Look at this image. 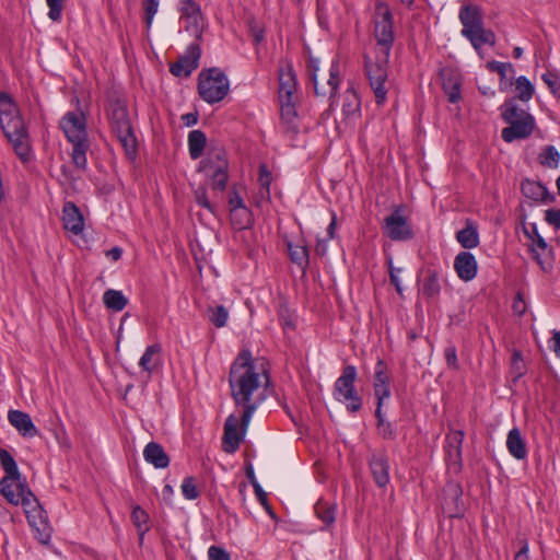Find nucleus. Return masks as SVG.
Segmentation results:
<instances>
[{
  "instance_id": "obj_36",
  "label": "nucleus",
  "mask_w": 560,
  "mask_h": 560,
  "mask_svg": "<svg viewBox=\"0 0 560 560\" xmlns=\"http://www.w3.org/2000/svg\"><path fill=\"white\" fill-rule=\"evenodd\" d=\"M314 511L316 516L323 522L325 527H328L334 524L336 518L334 505L320 500L315 504Z\"/></svg>"
},
{
  "instance_id": "obj_60",
  "label": "nucleus",
  "mask_w": 560,
  "mask_h": 560,
  "mask_svg": "<svg viewBox=\"0 0 560 560\" xmlns=\"http://www.w3.org/2000/svg\"><path fill=\"white\" fill-rule=\"evenodd\" d=\"M512 310L515 314L522 316L526 312V303L523 295L518 292L513 301Z\"/></svg>"
},
{
  "instance_id": "obj_20",
  "label": "nucleus",
  "mask_w": 560,
  "mask_h": 560,
  "mask_svg": "<svg viewBox=\"0 0 560 560\" xmlns=\"http://www.w3.org/2000/svg\"><path fill=\"white\" fill-rule=\"evenodd\" d=\"M369 466L375 483L380 488L385 487L389 482V465L386 456L373 454Z\"/></svg>"
},
{
  "instance_id": "obj_14",
  "label": "nucleus",
  "mask_w": 560,
  "mask_h": 560,
  "mask_svg": "<svg viewBox=\"0 0 560 560\" xmlns=\"http://www.w3.org/2000/svg\"><path fill=\"white\" fill-rule=\"evenodd\" d=\"M506 124L509 126L502 129L501 137L508 143L528 138L535 129V118L533 115H524V118Z\"/></svg>"
},
{
  "instance_id": "obj_47",
  "label": "nucleus",
  "mask_w": 560,
  "mask_h": 560,
  "mask_svg": "<svg viewBox=\"0 0 560 560\" xmlns=\"http://www.w3.org/2000/svg\"><path fill=\"white\" fill-rule=\"evenodd\" d=\"M26 518L28 524L37 529L39 525L46 524V513L39 503L32 511H26Z\"/></svg>"
},
{
  "instance_id": "obj_51",
  "label": "nucleus",
  "mask_w": 560,
  "mask_h": 560,
  "mask_svg": "<svg viewBox=\"0 0 560 560\" xmlns=\"http://www.w3.org/2000/svg\"><path fill=\"white\" fill-rule=\"evenodd\" d=\"M16 489L20 490V504L39 503L25 482L19 481Z\"/></svg>"
},
{
  "instance_id": "obj_39",
  "label": "nucleus",
  "mask_w": 560,
  "mask_h": 560,
  "mask_svg": "<svg viewBox=\"0 0 560 560\" xmlns=\"http://www.w3.org/2000/svg\"><path fill=\"white\" fill-rule=\"evenodd\" d=\"M131 520L133 525L137 527L140 539L143 538L144 534L149 530V515L148 513L139 505H136L131 513Z\"/></svg>"
},
{
  "instance_id": "obj_19",
  "label": "nucleus",
  "mask_w": 560,
  "mask_h": 560,
  "mask_svg": "<svg viewBox=\"0 0 560 560\" xmlns=\"http://www.w3.org/2000/svg\"><path fill=\"white\" fill-rule=\"evenodd\" d=\"M62 222L63 228L73 233L74 235H79L84 229V220L80 209L72 201H67L63 205L62 209Z\"/></svg>"
},
{
  "instance_id": "obj_38",
  "label": "nucleus",
  "mask_w": 560,
  "mask_h": 560,
  "mask_svg": "<svg viewBox=\"0 0 560 560\" xmlns=\"http://www.w3.org/2000/svg\"><path fill=\"white\" fill-rule=\"evenodd\" d=\"M182 16L190 19L194 24H198L201 19L200 5L195 0H182L179 2Z\"/></svg>"
},
{
  "instance_id": "obj_11",
  "label": "nucleus",
  "mask_w": 560,
  "mask_h": 560,
  "mask_svg": "<svg viewBox=\"0 0 560 560\" xmlns=\"http://www.w3.org/2000/svg\"><path fill=\"white\" fill-rule=\"evenodd\" d=\"M382 231L392 241H407L412 237V229L399 209L384 219Z\"/></svg>"
},
{
  "instance_id": "obj_30",
  "label": "nucleus",
  "mask_w": 560,
  "mask_h": 560,
  "mask_svg": "<svg viewBox=\"0 0 560 560\" xmlns=\"http://www.w3.org/2000/svg\"><path fill=\"white\" fill-rule=\"evenodd\" d=\"M456 240L466 249L475 248L479 245V234L477 228L472 224H467L466 228L456 233Z\"/></svg>"
},
{
  "instance_id": "obj_53",
  "label": "nucleus",
  "mask_w": 560,
  "mask_h": 560,
  "mask_svg": "<svg viewBox=\"0 0 560 560\" xmlns=\"http://www.w3.org/2000/svg\"><path fill=\"white\" fill-rule=\"evenodd\" d=\"M387 262H388V272H389L390 283L395 287L397 293L401 294L402 288L400 284V279L398 277V273L401 271V268H395L393 266L392 258H389Z\"/></svg>"
},
{
  "instance_id": "obj_31",
  "label": "nucleus",
  "mask_w": 560,
  "mask_h": 560,
  "mask_svg": "<svg viewBox=\"0 0 560 560\" xmlns=\"http://www.w3.org/2000/svg\"><path fill=\"white\" fill-rule=\"evenodd\" d=\"M103 302L108 310L115 312L122 311L128 304V300L122 292L114 289L104 292Z\"/></svg>"
},
{
  "instance_id": "obj_57",
  "label": "nucleus",
  "mask_w": 560,
  "mask_h": 560,
  "mask_svg": "<svg viewBox=\"0 0 560 560\" xmlns=\"http://www.w3.org/2000/svg\"><path fill=\"white\" fill-rule=\"evenodd\" d=\"M389 380L385 372V365L383 361H378L375 365L374 384H388Z\"/></svg>"
},
{
  "instance_id": "obj_34",
  "label": "nucleus",
  "mask_w": 560,
  "mask_h": 560,
  "mask_svg": "<svg viewBox=\"0 0 560 560\" xmlns=\"http://www.w3.org/2000/svg\"><path fill=\"white\" fill-rule=\"evenodd\" d=\"M230 220L234 229L242 231L252 224V213L246 207L230 209Z\"/></svg>"
},
{
  "instance_id": "obj_61",
  "label": "nucleus",
  "mask_w": 560,
  "mask_h": 560,
  "mask_svg": "<svg viewBox=\"0 0 560 560\" xmlns=\"http://www.w3.org/2000/svg\"><path fill=\"white\" fill-rule=\"evenodd\" d=\"M249 30L256 44H259L264 40V30L254 20L249 22Z\"/></svg>"
},
{
  "instance_id": "obj_16",
  "label": "nucleus",
  "mask_w": 560,
  "mask_h": 560,
  "mask_svg": "<svg viewBox=\"0 0 560 560\" xmlns=\"http://www.w3.org/2000/svg\"><path fill=\"white\" fill-rule=\"evenodd\" d=\"M440 77L447 100L453 104L458 103L462 98V73L454 68L445 67L440 70Z\"/></svg>"
},
{
  "instance_id": "obj_5",
  "label": "nucleus",
  "mask_w": 560,
  "mask_h": 560,
  "mask_svg": "<svg viewBox=\"0 0 560 560\" xmlns=\"http://www.w3.org/2000/svg\"><path fill=\"white\" fill-rule=\"evenodd\" d=\"M112 132L121 144L126 156L135 160L137 156V138L132 129L127 104L120 98H110L106 109Z\"/></svg>"
},
{
  "instance_id": "obj_9",
  "label": "nucleus",
  "mask_w": 560,
  "mask_h": 560,
  "mask_svg": "<svg viewBox=\"0 0 560 560\" xmlns=\"http://www.w3.org/2000/svg\"><path fill=\"white\" fill-rule=\"evenodd\" d=\"M228 161L225 152L221 149L210 152L209 155L201 161L199 170L205 172L211 180V187L214 190L223 191L228 183Z\"/></svg>"
},
{
  "instance_id": "obj_41",
  "label": "nucleus",
  "mask_w": 560,
  "mask_h": 560,
  "mask_svg": "<svg viewBox=\"0 0 560 560\" xmlns=\"http://www.w3.org/2000/svg\"><path fill=\"white\" fill-rule=\"evenodd\" d=\"M271 180H272V177H271V173L269 172V170L267 168V166L265 164H261L259 166V177H258V183H259V195H260V198L264 199V200H270V185H271Z\"/></svg>"
},
{
  "instance_id": "obj_23",
  "label": "nucleus",
  "mask_w": 560,
  "mask_h": 560,
  "mask_svg": "<svg viewBox=\"0 0 560 560\" xmlns=\"http://www.w3.org/2000/svg\"><path fill=\"white\" fill-rule=\"evenodd\" d=\"M506 448L509 453L518 460L527 457V446L518 428L509 431L506 438Z\"/></svg>"
},
{
  "instance_id": "obj_2",
  "label": "nucleus",
  "mask_w": 560,
  "mask_h": 560,
  "mask_svg": "<svg viewBox=\"0 0 560 560\" xmlns=\"http://www.w3.org/2000/svg\"><path fill=\"white\" fill-rule=\"evenodd\" d=\"M374 36L376 39L375 56H364L365 75L378 105L385 103L388 89V61L395 40L394 18L389 5L377 0L374 13Z\"/></svg>"
},
{
  "instance_id": "obj_37",
  "label": "nucleus",
  "mask_w": 560,
  "mask_h": 560,
  "mask_svg": "<svg viewBox=\"0 0 560 560\" xmlns=\"http://www.w3.org/2000/svg\"><path fill=\"white\" fill-rule=\"evenodd\" d=\"M535 89L532 82L525 77L521 75L515 81V100L528 102L534 95Z\"/></svg>"
},
{
  "instance_id": "obj_15",
  "label": "nucleus",
  "mask_w": 560,
  "mask_h": 560,
  "mask_svg": "<svg viewBox=\"0 0 560 560\" xmlns=\"http://www.w3.org/2000/svg\"><path fill=\"white\" fill-rule=\"evenodd\" d=\"M465 433L463 430L451 429L445 438V459L455 470L462 467V446Z\"/></svg>"
},
{
  "instance_id": "obj_26",
  "label": "nucleus",
  "mask_w": 560,
  "mask_h": 560,
  "mask_svg": "<svg viewBox=\"0 0 560 560\" xmlns=\"http://www.w3.org/2000/svg\"><path fill=\"white\" fill-rule=\"evenodd\" d=\"M441 293L440 273L435 269H428L421 287V294L427 300H434Z\"/></svg>"
},
{
  "instance_id": "obj_40",
  "label": "nucleus",
  "mask_w": 560,
  "mask_h": 560,
  "mask_svg": "<svg viewBox=\"0 0 560 560\" xmlns=\"http://www.w3.org/2000/svg\"><path fill=\"white\" fill-rule=\"evenodd\" d=\"M375 417L377 419L376 428H377L378 434L383 439H386V440L395 439V436H396L395 429L389 421L385 420L382 409H380V407H376V409H375Z\"/></svg>"
},
{
  "instance_id": "obj_24",
  "label": "nucleus",
  "mask_w": 560,
  "mask_h": 560,
  "mask_svg": "<svg viewBox=\"0 0 560 560\" xmlns=\"http://www.w3.org/2000/svg\"><path fill=\"white\" fill-rule=\"evenodd\" d=\"M280 101L281 121L288 132H298V112L295 107V98H285Z\"/></svg>"
},
{
  "instance_id": "obj_35",
  "label": "nucleus",
  "mask_w": 560,
  "mask_h": 560,
  "mask_svg": "<svg viewBox=\"0 0 560 560\" xmlns=\"http://www.w3.org/2000/svg\"><path fill=\"white\" fill-rule=\"evenodd\" d=\"M288 252L292 262L296 264L302 269L308 266V249L302 244L288 243Z\"/></svg>"
},
{
  "instance_id": "obj_42",
  "label": "nucleus",
  "mask_w": 560,
  "mask_h": 560,
  "mask_svg": "<svg viewBox=\"0 0 560 560\" xmlns=\"http://www.w3.org/2000/svg\"><path fill=\"white\" fill-rule=\"evenodd\" d=\"M229 318V311L223 305L208 308L209 322L218 328L224 327Z\"/></svg>"
},
{
  "instance_id": "obj_3",
  "label": "nucleus",
  "mask_w": 560,
  "mask_h": 560,
  "mask_svg": "<svg viewBox=\"0 0 560 560\" xmlns=\"http://www.w3.org/2000/svg\"><path fill=\"white\" fill-rule=\"evenodd\" d=\"M0 128L22 163L31 161L30 135L20 109L7 92H0Z\"/></svg>"
},
{
  "instance_id": "obj_63",
  "label": "nucleus",
  "mask_w": 560,
  "mask_h": 560,
  "mask_svg": "<svg viewBox=\"0 0 560 560\" xmlns=\"http://www.w3.org/2000/svg\"><path fill=\"white\" fill-rule=\"evenodd\" d=\"M444 492L452 495L455 501H457L462 495V489L457 483H448Z\"/></svg>"
},
{
  "instance_id": "obj_32",
  "label": "nucleus",
  "mask_w": 560,
  "mask_h": 560,
  "mask_svg": "<svg viewBox=\"0 0 560 560\" xmlns=\"http://www.w3.org/2000/svg\"><path fill=\"white\" fill-rule=\"evenodd\" d=\"M0 464L5 472L3 478L21 481V472L13 456L4 448H0Z\"/></svg>"
},
{
  "instance_id": "obj_22",
  "label": "nucleus",
  "mask_w": 560,
  "mask_h": 560,
  "mask_svg": "<svg viewBox=\"0 0 560 560\" xmlns=\"http://www.w3.org/2000/svg\"><path fill=\"white\" fill-rule=\"evenodd\" d=\"M143 457L145 462L153 465L158 469L166 468L170 465L168 455L162 445L156 442H150L145 445L143 450Z\"/></svg>"
},
{
  "instance_id": "obj_4",
  "label": "nucleus",
  "mask_w": 560,
  "mask_h": 560,
  "mask_svg": "<svg viewBox=\"0 0 560 560\" xmlns=\"http://www.w3.org/2000/svg\"><path fill=\"white\" fill-rule=\"evenodd\" d=\"M59 126L67 140L72 144V152L70 155L74 167L80 172L86 171V152L90 149V141L84 113L82 110L66 113L61 118Z\"/></svg>"
},
{
  "instance_id": "obj_10",
  "label": "nucleus",
  "mask_w": 560,
  "mask_h": 560,
  "mask_svg": "<svg viewBox=\"0 0 560 560\" xmlns=\"http://www.w3.org/2000/svg\"><path fill=\"white\" fill-rule=\"evenodd\" d=\"M307 68H308V73L311 75V79L313 81L315 94L317 96H328L329 98L334 97L338 90L339 83H340L338 61L331 62V66L329 69V78L326 81V83L323 85H320L318 82V75H317V72L319 70L318 60L315 58H310Z\"/></svg>"
},
{
  "instance_id": "obj_12",
  "label": "nucleus",
  "mask_w": 560,
  "mask_h": 560,
  "mask_svg": "<svg viewBox=\"0 0 560 560\" xmlns=\"http://www.w3.org/2000/svg\"><path fill=\"white\" fill-rule=\"evenodd\" d=\"M525 233L532 240V253L534 259L544 271L550 270L552 267V249L548 246L545 238L538 233L536 224L530 225V231Z\"/></svg>"
},
{
  "instance_id": "obj_59",
  "label": "nucleus",
  "mask_w": 560,
  "mask_h": 560,
  "mask_svg": "<svg viewBox=\"0 0 560 560\" xmlns=\"http://www.w3.org/2000/svg\"><path fill=\"white\" fill-rule=\"evenodd\" d=\"M255 494L257 497L258 502L266 509V511L272 515L271 508L268 502L267 493L264 491L260 485H255L254 487Z\"/></svg>"
},
{
  "instance_id": "obj_46",
  "label": "nucleus",
  "mask_w": 560,
  "mask_h": 560,
  "mask_svg": "<svg viewBox=\"0 0 560 560\" xmlns=\"http://www.w3.org/2000/svg\"><path fill=\"white\" fill-rule=\"evenodd\" d=\"M486 67L490 71L497 72L500 75L501 84L506 80L508 71H510L512 73L514 72V67L510 62H501V61L492 60V61L487 62ZM501 90H503L502 86H501Z\"/></svg>"
},
{
  "instance_id": "obj_25",
  "label": "nucleus",
  "mask_w": 560,
  "mask_h": 560,
  "mask_svg": "<svg viewBox=\"0 0 560 560\" xmlns=\"http://www.w3.org/2000/svg\"><path fill=\"white\" fill-rule=\"evenodd\" d=\"M523 195L536 201H553L555 197L549 195L548 189L538 182L525 179L521 184Z\"/></svg>"
},
{
  "instance_id": "obj_6",
  "label": "nucleus",
  "mask_w": 560,
  "mask_h": 560,
  "mask_svg": "<svg viewBox=\"0 0 560 560\" xmlns=\"http://www.w3.org/2000/svg\"><path fill=\"white\" fill-rule=\"evenodd\" d=\"M459 20L463 25L462 35L470 42L476 50L486 44L490 46L495 44L494 33L483 26L482 12L479 7L463 5L459 10Z\"/></svg>"
},
{
  "instance_id": "obj_18",
  "label": "nucleus",
  "mask_w": 560,
  "mask_h": 560,
  "mask_svg": "<svg viewBox=\"0 0 560 560\" xmlns=\"http://www.w3.org/2000/svg\"><path fill=\"white\" fill-rule=\"evenodd\" d=\"M454 269L460 280L471 281L478 271L476 257L470 252H460L454 259Z\"/></svg>"
},
{
  "instance_id": "obj_52",
  "label": "nucleus",
  "mask_w": 560,
  "mask_h": 560,
  "mask_svg": "<svg viewBox=\"0 0 560 560\" xmlns=\"http://www.w3.org/2000/svg\"><path fill=\"white\" fill-rule=\"evenodd\" d=\"M374 395L377 399L376 407L382 409L383 402L390 396V388L388 384H374Z\"/></svg>"
},
{
  "instance_id": "obj_44",
  "label": "nucleus",
  "mask_w": 560,
  "mask_h": 560,
  "mask_svg": "<svg viewBox=\"0 0 560 560\" xmlns=\"http://www.w3.org/2000/svg\"><path fill=\"white\" fill-rule=\"evenodd\" d=\"M12 478H2L0 481V492L5 498V500L13 504H20V490L16 489V492L13 490Z\"/></svg>"
},
{
  "instance_id": "obj_27",
  "label": "nucleus",
  "mask_w": 560,
  "mask_h": 560,
  "mask_svg": "<svg viewBox=\"0 0 560 560\" xmlns=\"http://www.w3.org/2000/svg\"><path fill=\"white\" fill-rule=\"evenodd\" d=\"M161 352L162 347L159 343L148 346L140 358L139 366L151 374L161 363Z\"/></svg>"
},
{
  "instance_id": "obj_62",
  "label": "nucleus",
  "mask_w": 560,
  "mask_h": 560,
  "mask_svg": "<svg viewBox=\"0 0 560 560\" xmlns=\"http://www.w3.org/2000/svg\"><path fill=\"white\" fill-rule=\"evenodd\" d=\"M522 546L520 550L515 553L514 560H530L528 556L529 547L528 541L526 539L521 541Z\"/></svg>"
},
{
  "instance_id": "obj_1",
  "label": "nucleus",
  "mask_w": 560,
  "mask_h": 560,
  "mask_svg": "<svg viewBox=\"0 0 560 560\" xmlns=\"http://www.w3.org/2000/svg\"><path fill=\"white\" fill-rule=\"evenodd\" d=\"M269 375L264 364L253 359L248 349H243L231 365L229 385L235 406L242 408L241 419L230 415L224 423L223 450L232 454L240 447L253 413L265 399V387Z\"/></svg>"
},
{
  "instance_id": "obj_55",
  "label": "nucleus",
  "mask_w": 560,
  "mask_h": 560,
  "mask_svg": "<svg viewBox=\"0 0 560 560\" xmlns=\"http://www.w3.org/2000/svg\"><path fill=\"white\" fill-rule=\"evenodd\" d=\"M209 560H231L230 553L222 547L211 546L208 549Z\"/></svg>"
},
{
  "instance_id": "obj_13",
  "label": "nucleus",
  "mask_w": 560,
  "mask_h": 560,
  "mask_svg": "<svg viewBox=\"0 0 560 560\" xmlns=\"http://www.w3.org/2000/svg\"><path fill=\"white\" fill-rule=\"evenodd\" d=\"M200 56V46L197 43L190 44L185 54L171 65L170 72L175 77H189L198 68Z\"/></svg>"
},
{
  "instance_id": "obj_28",
  "label": "nucleus",
  "mask_w": 560,
  "mask_h": 560,
  "mask_svg": "<svg viewBox=\"0 0 560 560\" xmlns=\"http://www.w3.org/2000/svg\"><path fill=\"white\" fill-rule=\"evenodd\" d=\"M361 112V100L351 86L348 88L343 95L342 113L347 119H354L360 116Z\"/></svg>"
},
{
  "instance_id": "obj_43",
  "label": "nucleus",
  "mask_w": 560,
  "mask_h": 560,
  "mask_svg": "<svg viewBox=\"0 0 560 560\" xmlns=\"http://www.w3.org/2000/svg\"><path fill=\"white\" fill-rule=\"evenodd\" d=\"M540 164L550 168H557L560 162V153L553 145H547L539 155Z\"/></svg>"
},
{
  "instance_id": "obj_8",
  "label": "nucleus",
  "mask_w": 560,
  "mask_h": 560,
  "mask_svg": "<svg viewBox=\"0 0 560 560\" xmlns=\"http://www.w3.org/2000/svg\"><path fill=\"white\" fill-rule=\"evenodd\" d=\"M357 369L347 365L342 369L341 375L334 385V397L346 405L349 412L354 413L362 409L363 401L355 389Z\"/></svg>"
},
{
  "instance_id": "obj_64",
  "label": "nucleus",
  "mask_w": 560,
  "mask_h": 560,
  "mask_svg": "<svg viewBox=\"0 0 560 560\" xmlns=\"http://www.w3.org/2000/svg\"><path fill=\"white\" fill-rule=\"evenodd\" d=\"M182 121L187 127L195 126L198 122V114L197 113H187L182 116Z\"/></svg>"
},
{
  "instance_id": "obj_17",
  "label": "nucleus",
  "mask_w": 560,
  "mask_h": 560,
  "mask_svg": "<svg viewBox=\"0 0 560 560\" xmlns=\"http://www.w3.org/2000/svg\"><path fill=\"white\" fill-rule=\"evenodd\" d=\"M296 75L290 61H282L279 69V100L295 98Z\"/></svg>"
},
{
  "instance_id": "obj_29",
  "label": "nucleus",
  "mask_w": 560,
  "mask_h": 560,
  "mask_svg": "<svg viewBox=\"0 0 560 560\" xmlns=\"http://www.w3.org/2000/svg\"><path fill=\"white\" fill-rule=\"evenodd\" d=\"M206 143L207 137L203 131L196 129L188 133V150L192 160H197L202 155Z\"/></svg>"
},
{
  "instance_id": "obj_56",
  "label": "nucleus",
  "mask_w": 560,
  "mask_h": 560,
  "mask_svg": "<svg viewBox=\"0 0 560 560\" xmlns=\"http://www.w3.org/2000/svg\"><path fill=\"white\" fill-rule=\"evenodd\" d=\"M545 220L556 230H560V209H548L545 211Z\"/></svg>"
},
{
  "instance_id": "obj_45",
  "label": "nucleus",
  "mask_w": 560,
  "mask_h": 560,
  "mask_svg": "<svg viewBox=\"0 0 560 560\" xmlns=\"http://www.w3.org/2000/svg\"><path fill=\"white\" fill-rule=\"evenodd\" d=\"M542 81L548 86L550 93L556 97L560 98V73L556 70H547L541 75Z\"/></svg>"
},
{
  "instance_id": "obj_48",
  "label": "nucleus",
  "mask_w": 560,
  "mask_h": 560,
  "mask_svg": "<svg viewBox=\"0 0 560 560\" xmlns=\"http://www.w3.org/2000/svg\"><path fill=\"white\" fill-rule=\"evenodd\" d=\"M182 493L187 500H196L199 497V491L192 477H186L180 486Z\"/></svg>"
},
{
  "instance_id": "obj_7",
  "label": "nucleus",
  "mask_w": 560,
  "mask_h": 560,
  "mask_svg": "<svg viewBox=\"0 0 560 560\" xmlns=\"http://www.w3.org/2000/svg\"><path fill=\"white\" fill-rule=\"evenodd\" d=\"M229 90V79L219 68L206 69L198 74V93L208 104L222 101L228 95Z\"/></svg>"
},
{
  "instance_id": "obj_49",
  "label": "nucleus",
  "mask_w": 560,
  "mask_h": 560,
  "mask_svg": "<svg viewBox=\"0 0 560 560\" xmlns=\"http://www.w3.org/2000/svg\"><path fill=\"white\" fill-rule=\"evenodd\" d=\"M160 4V0H144L143 1V10H144V22L148 28L151 27L153 22V18L158 12Z\"/></svg>"
},
{
  "instance_id": "obj_33",
  "label": "nucleus",
  "mask_w": 560,
  "mask_h": 560,
  "mask_svg": "<svg viewBox=\"0 0 560 560\" xmlns=\"http://www.w3.org/2000/svg\"><path fill=\"white\" fill-rule=\"evenodd\" d=\"M500 110H501V117L504 120V122L520 120L521 118H524V115H530L528 112L520 108L516 105L515 98L506 100L501 105Z\"/></svg>"
},
{
  "instance_id": "obj_50",
  "label": "nucleus",
  "mask_w": 560,
  "mask_h": 560,
  "mask_svg": "<svg viewBox=\"0 0 560 560\" xmlns=\"http://www.w3.org/2000/svg\"><path fill=\"white\" fill-rule=\"evenodd\" d=\"M46 3L49 8L48 18L54 22L60 21L65 0H46Z\"/></svg>"
},
{
  "instance_id": "obj_58",
  "label": "nucleus",
  "mask_w": 560,
  "mask_h": 560,
  "mask_svg": "<svg viewBox=\"0 0 560 560\" xmlns=\"http://www.w3.org/2000/svg\"><path fill=\"white\" fill-rule=\"evenodd\" d=\"M196 201L199 206L203 207L205 209L209 210L210 212H213V207L211 202L209 201L207 197V191L203 187L198 188L195 191Z\"/></svg>"
},
{
  "instance_id": "obj_54",
  "label": "nucleus",
  "mask_w": 560,
  "mask_h": 560,
  "mask_svg": "<svg viewBox=\"0 0 560 560\" xmlns=\"http://www.w3.org/2000/svg\"><path fill=\"white\" fill-rule=\"evenodd\" d=\"M444 357L448 368L458 369L457 350L454 345H450L444 349Z\"/></svg>"
},
{
  "instance_id": "obj_21",
  "label": "nucleus",
  "mask_w": 560,
  "mask_h": 560,
  "mask_svg": "<svg viewBox=\"0 0 560 560\" xmlns=\"http://www.w3.org/2000/svg\"><path fill=\"white\" fill-rule=\"evenodd\" d=\"M10 423L24 436L33 438L38 430L34 425L28 413L20 410H10L8 413Z\"/></svg>"
}]
</instances>
